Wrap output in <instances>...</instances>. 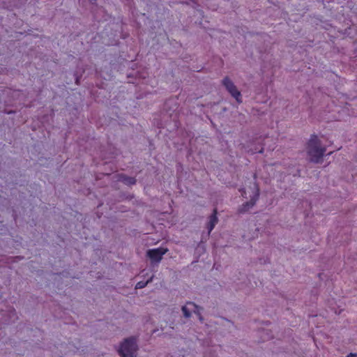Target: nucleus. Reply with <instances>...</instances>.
Here are the masks:
<instances>
[{
  "label": "nucleus",
  "instance_id": "f257e3e1",
  "mask_svg": "<svg viewBox=\"0 0 357 357\" xmlns=\"http://www.w3.org/2000/svg\"><path fill=\"white\" fill-rule=\"evenodd\" d=\"M241 195L245 201L241 206L239 211L245 213L253 207L259 196V189L255 179L245 183L241 189Z\"/></svg>",
  "mask_w": 357,
  "mask_h": 357
},
{
  "label": "nucleus",
  "instance_id": "f03ea898",
  "mask_svg": "<svg viewBox=\"0 0 357 357\" xmlns=\"http://www.w3.org/2000/svg\"><path fill=\"white\" fill-rule=\"evenodd\" d=\"M306 151L311 161L319 162L326 149L321 146L320 140L317 136H312L307 143Z\"/></svg>",
  "mask_w": 357,
  "mask_h": 357
},
{
  "label": "nucleus",
  "instance_id": "7ed1b4c3",
  "mask_svg": "<svg viewBox=\"0 0 357 357\" xmlns=\"http://www.w3.org/2000/svg\"><path fill=\"white\" fill-rule=\"evenodd\" d=\"M137 344L135 337L126 339L119 349V354L121 357H137Z\"/></svg>",
  "mask_w": 357,
  "mask_h": 357
},
{
  "label": "nucleus",
  "instance_id": "20e7f679",
  "mask_svg": "<svg viewBox=\"0 0 357 357\" xmlns=\"http://www.w3.org/2000/svg\"><path fill=\"white\" fill-rule=\"evenodd\" d=\"M190 310L197 315L199 319L202 321L203 317L201 314L202 308L192 302H189L186 305L182 307V311L185 317H190L191 315Z\"/></svg>",
  "mask_w": 357,
  "mask_h": 357
},
{
  "label": "nucleus",
  "instance_id": "39448f33",
  "mask_svg": "<svg viewBox=\"0 0 357 357\" xmlns=\"http://www.w3.org/2000/svg\"><path fill=\"white\" fill-rule=\"evenodd\" d=\"M225 87L231 96L236 100L237 103L242 102V96L236 86L229 79H225Z\"/></svg>",
  "mask_w": 357,
  "mask_h": 357
},
{
  "label": "nucleus",
  "instance_id": "423d86ee",
  "mask_svg": "<svg viewBox=\"0 0 357 357\" xmlns=\"http://www.w3.org/2000/svg\"><path fill=\"white\" fill-rule=\"evenodd\" d=\"M167 252V248H159L155 249H151L147 251V256L150 259L155 262L161 261L162 256Z\"/></svg>",
  "mask_w": 357,
  "mask_h": 357
},
{
  "label": "nucleus",
  "instance_id": "0eeeda50",
  "mask_svg": "<svg viewBox=\"0 0 357 357\" xmlns=\"http://www.w3.org/2000/svg\"><path fill=\"white\" fill-rule=\"evenodd\" d=\"M218 222V218H217V209L214 208L213 213L209 217V221L207 225V229L208 230V234L211 233V231L213 229L215 225Z\"/></svg>",
  "mask_w": 357,
  "mask_h": 357
},
{
  "label": "nucleus",
  "instance_id": "6e6552de",
  "mask_svg": "<svg viewBox=\"0 0 357 357\" xmlns=\"http://www.w3.org/2000/svg\"><path fill=\"white\" fill-rule=\"evenodd\" d=\"M119 181L128 185H134L136 183L135 178L127 176L123 174L119 176Z\"/></svg>",
  "mask_w": 357,
  "mask_h": 357
},
{
  "label": "nucleus",
  "instance_id": "1a4fd4ad",
  "mask_svg": "<svg viewBox=\"0 0 357 357\" xmlns=\"http://www.w3.org/2000/svg\"><path fill=\"white\" fill-rule=\"evenodd\" d=\"M152 278H151L149 280H148L146 282L140 281L138 282L135 285V289H142L146 286V284L151 282Z\"/></svg>",
  "mask_w": 357,
  "mask_h": 357
},
{
  "label": "nucleus",
  "instance_id": "9d476101",
  "mask_svg": "<svg viewBox=\"0 0 357 357\" xmlns=\"http://www.w3.org/2000/svg\"><path fill=\"white\" fill-rule=\"evenodd\" d=\"M357 355L356 354H350L349 355L347 356V357H356Z\"/></svg>",
  "mask_w": 357,
  "mask_h": 357
}]
</instances>
